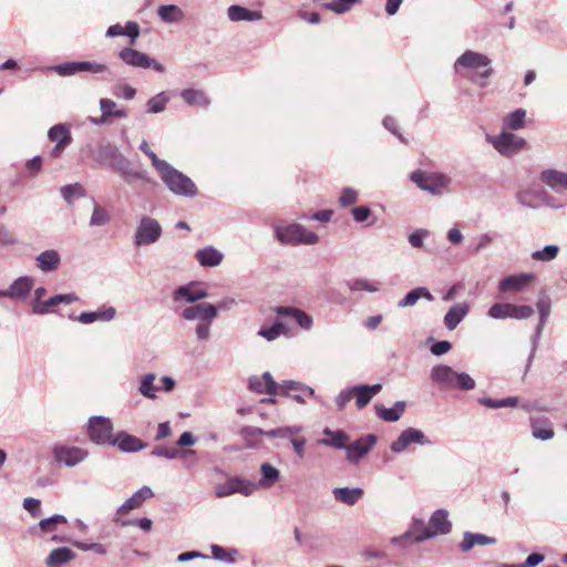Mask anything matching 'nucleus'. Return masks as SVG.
I'll return each mask as SVG.
<instances>
[{"label": "nucleus", "instance_id": "31", "mask_svg": "<svg viewBox=\"0 0 567 567\" xmlns=\"http://www.w3.org/2000/svg\"><path fill=\"white\" fill-rule=\"evenodd\" d=\"M332 494L337 501L353 506L362 498L363 489L360 487H336Z\"/></svg>", "mask_w": 567, "mask_h": 567}, {"label": "nucleus", "instance_id": "32", "mask_svg": "<svg viewBox=\"0 0 567 567\" xmlns=\"http://www.w3.org/2000/svg\"><path fill=\"white\" fill-rule=\"evenodd\" d=\"M75 553L69 547L53 549L45 559L48 567H61L75 558Z\"/></svg>", "mask_w": 567, "mask_h": 567}, {"label": "nucleus", "instance_id": "1", "mask_svg": "<svg viewBox=\"0 0 567 567\" xmlns=\"http://www.w3.org/2000/svg\"><path fill=\"white\" fill-rule=\"evenodd\" d=\"M95 161L102 166L111 167L127 184L135 181L150 182L146 171L133 167L131 161L110 142L99 145Z\"/></svg>", "mask_w": 567, "mask_h": 567}, {"label": "nucleus", "instance_id": "34", "mask_svg": "<svg viewBox=\"0 0 567 567\" xmlns=\"http://www.w3.org/2000/svg\"><path fill=\"white\" fill-rule=\"evenodd\" d=\"M405 410V403L398 401L392 408H384L382 405H375V413L378 417L386 422H396L401 419Z\"/></svg>", "mask_w": 567, "mask_h": 567}, {"label": "nucleus", "instance_id": "52", "mask_svg": "<svg viewBox=\"0 0 567 567\" xmlns=\"http://www.w3.org/2000/svg\"><path fill=\"white\" fill-rule=\"evenodd\" d=\"M210 550H212V555L215 559L220 560V561H226L229 564L235 563L234 556L237 555V553H238L237 549H235V548L226 550L225 548H223L221 546L216 545V544L210 546Z\"/></svg>", "mask_w": 567, "mask_h": 567}, {"label": "nucleus", "instance_id": "30", "mask_svg": "<svg viewBox=\"0 0 567 567\" xmlns=\"http://www.w3.org/2000/svg\"><path fill=\"white\" fill-rule=\"evenodd\" d=\"M496 543L495 537H489L483 534L465 532L463 540L460 543V549L464 553L471 550L475 545L485 546Z\"/></svg>", "mask_w": 567, "mask_h": 567}, {"label": "nucleus", "instance_id": "23", "mask_svg": "<svg viewBox=\"0 0 567 567\" xmlns=\"http://www.w3.org/2000/svg\"><path fill=\"white\" fill-rule=\"evenodd\" d=\"M382 390V385L380 383L372 385H354L352 386L353 398L355 399V405L358 409H363L367 406L372 398L377 395Z\"/></svg>", "mask_w": 567, "mask_h": 567}, {"label": "nucleus", "instance_id": "61", "mask_svg": "<svg viewBox=\"0 0 567 567\" xmlns=\"http://www.w3.org/2000/svg\"><path fill=\"white\" fill-rule=\"evenodd\" d=\"M151 455L157 457H164L167 460H174L179 455V451L175 447H168L164 445H158L153 449Z\"/></svg>", "mask_w": 567, "mask_h": 567}, {"label": "nucleus", "instance_id": "59", "mask_svg": "<svg viewBox=\"0 0 567 567\" xmlns=\"http://www.w3.org/2000/svg\"><path fill=\"white\" fill-rule=\"evenodd\" d=\"M140 150L152 161L153 166L158 172L162 167H165V164L167 163L164 159H159L157 155L150 148L148 143L143 140Z\"/></svg>", "mask_w": 567, "mask_h": 567}, {"label": "nucleus", "instance_id": "4", "mask_svg": "<svg viewBox=\"0 0 567 567\" xmlns=\"http://www.w3.org/2000/svg\"><path fill=\"white\" fill-rule=\"evenodd\" d=\"M276 239L282 245H316L319 236L305 226L297 223L278 224L274 227Z\"/></svg>", "mask_w": 567, "mask_h": 567}, {"label": "nucleus", "instance_id": "62", "mask_svg": "<svg viewBox=\"0 0 567 567\" xmlns=\"http://www.w3.org/2000/svg\"><path fill=\"white\" fill-rule=\"evenodd\" d=\"M213 321H198L195 328L196 337L199 341H207L210 339V327Z\"/></svg>", "mask_w": 567, "mask_h": 567}, {"label": "nucleus", "instance_id": "38", "mask_svg": "<svg viewBox=\"0 0 567 567\" xmlns=\"http://www.w3.org/2000/svg\"><path fill=\"white\" fill-rule=\"evenodd\" d=\"M408 530L410 532V534H412L415 543H421L425 539L434 537L432 528H429V526L425 525L424 520L419 518H413Z\"/></svg>", "mask_w": 567, "mask_h": 567}, {"label": "nucleus", "instance_id": "35", "mask_svg": "<svg viewBox=\"0 0 567 567\" xmlns=\"http://www.w3.org/2000/svg\"><path fill=\"white\" fill-rule=\"evenodd\" d=\"M156 374L154 372L146 373L140 378L138 393L150 400L157 399L158 388L155 385Z\"/></svg>", "mask_w": 567, "mask_h": 567}, {"label": "nucleus", "instance_id": "24", "mask_svg": "<svg viewBox=\"0 0 567 567\" xmlns=\"http://www.w3.org/2000/svg\"><path fill=\"white\" fill-rule=\"evenodd\" d=\"M470 312V306L466 302L453 305L445 313L443 322L447 330H454Z\"/></svg>", "mask_w": 567, "mask_h": 567}, {"label": "nucleus", "instance_id": "16", "mask_svg": "<svg viewBox=\"0 0 567 567\" xmlns=\"http://www.w3.org/2000/svg\"><path fill=\"white\" fill-rule=\"evenodd\" d=\"M181 317L187 321H214L217 318V307L209 302L196 303L184 308Z\"/></svg>", "mask_w": 567, "mask_h": 567}, {"label": "nucleus", "instance_id": "26", "mask_svg": "<svg viewBox=\"0 0 567 567\" xmlns=\"http://www.w3.org/2000/svg\"><path fill=\"white\" fill-rule=\"evenodd\" d=\"M195 258L202 267H217L224 259V254L213 246L197 250Z\"/></svg>", "mask_w": 567, "mask_h": 567}, {"label": "nucleus", "instance_id": "19", "mask_svg": "<svg viewBox=\"0 0 567 567\" xmlns=\"http://www.w3.org/2000/svg\"><path fill=\"white\" fill-rule=\"evenodd\" d=\"M540 182L555 193L567 192V172L546 168L539 174Z\"/></svg>", "mask_w": 567, "mask_h": 567}, {"label": "nucleus", "instance_id": "47", "mask_svg": "<svg viewBox=\"0 0 567 567\" xmlns=\"http://www.w3.org/2000/svg\"><path fill=\"white\" fill-rule=\"evenodd\" d=\"M61 195L63 199L71 205L76 197H83L85 190L81 184L74 183L61 187Z\"/></svg>", "mask_w": 567, "mask_h": 567}, {"label": "nucleus", "instance_id": "13", "mask_svg": "<svg viewBox=\"0 0 567 567\" xmlns=\"http://www.w3.org/2000/svg\"><path fill=\"white\" fill-rule=\"evenodd\" d=\"M411 444L431 445L432 441L425 436V434L415 427H408L402 431L399 437L392 442L390 450L393 453L404 452Z\"/></svg>", "mask_w": 567, "mask_h": 567}, {"label": "nucleus", "instance_id": "22", "mask_svg": "<svg viewBox=\"0 0 567 567\" xmlns=\"http://www.w3.org/2000/svg\"><path fill=\"white\" fill-rule=\"evenodd\" d=\"M112 445L122 452L134 453L144 450L147 444L126 432H120L112 441Z\"/></svg>", "mask_w": 567, "mask_h": 567}, {"label": "nucleus", "instance_id": "44", "mask_svg": "<svg viewBox=\"0 0 567 567\" xmlns=\"http://www.w3.org/2000/svg\"><path fill=\"white\" fill-rule=\"evenodd\" d=\"M68 519L65 516L61 514H55L51 517L43 518L39 522L38 526L32 529L33 533H37V529L40 530L41 534H48L56 530V526L59 524H66Z\"/></svg>", "mask_w": 567, "mask_h": 567}, {"label": "nucleus", "instance_id": "50", "mask_svg": "<svg viewBox=\"0 0 567 567\" xmlns=\"http://www.w3.org/2000/svg\"><path fill=\"white\" fill-rule=\"evenodd\" d=\"M487 315L493 319L512 318V303L496 302L488 309Z\"/></svg>", "mask_w": 567, "mask_h": 567}, {"label": "nucleus", "instance_id": "29", "mask_svg": "<svg viewBox=\"0 0 567 567\" xmlns=\"http://www.w3.org/2000/svg\"><path fill=\"white\" fill-rule=\"evenodd\" d=\"M227 16L230 21H259L262 19L260 11H252L245 7L233 4L227 9Z\"/></svg>", "mask_w": 567, "mask_h": 567}, {"label": "nucleus", "instance_id": "48", "mask_svg": "<svg viewBox=\"0 0 567 567\" xmlns=\"http://www.w3.org/2000/svg\"><path fill=\"white\" fill-rule=\"evenodd\" d=\"M109 221L110 214L107 210L97 203H94L92 216L90 218V226L100 227L106 225Z\"/></svg>", "mask_w": 567, "mask_h": 567}, {"label": "nucleus", "instance_id": "17", "mask_svg": "<svg viewBox=\"0 0 567 567\" xmlns=\"http://www.w3.org/2000/svg\"><path fill=\"white\" fill-rule=\"evenodd\" d=\"M537 310L539 312V322L536 327L535 334L532 340V351L528 357L527 368L532 364V361L534 359L535 352L537 350L538 340L540 338V334L543 332L544 326L550 315V299L548 296H543L538 299L537 303Z\"/></svg>", "mask_w": 567, "mask_h": 567}, {"label": "nucleus", "instance_id": "49", "mask_svg": "<svg viewBox=\"0 0 567 567\" xmlns=\"http://www.w3.org/2000/svg\"><path fill=\"white\" fill-rule=\"evenodd\" d=\"M302 431V426L292 425V426H282L278 429L270 430L266 432V436L268 437H278V439H295L299 432Z\"/></svg>", "mask_w": 567, "mask_h": 567}, {"label": "nucleus", "instance_id": "18", "mask_svg": "<svg viewBox=\"0 0 567 567\" xmlns=\"http://www.w3.org/2000/svg\"><path fill=\"white\" fill-rule=\"evenodd\" d=\"M34 286V279L29 276H22L16 279L8 289H0V297L24 300Z\"/></svg>", "mask_w": 567, "mask_h": 567}, {"label": "nucleus", "instance_id": "46", "mask_svg": "<svg viewBox=\"0 0 567 567\" xmlns=\"http://www.w3.org/2000/svg\"><path fill=\"white\" fill-rule=\"evenodd\" d=\"M477 402L484 406L491 409H499V408H514L518 403V399L511 396L502 400H494L491 398H478Z\"/></svg>", "mask_w": 567, "mask_h": 567}, {"label": "nucleus", "instance_id": "63", "mask_svg": "<svg viewBox=\"0 0 567 567\" xmlns=\"http://www.w3.org/2000/svg\"><path fill=\"white\" fill-rule=\"evenodd\" d=\"M113 94L116 97H123L125 100H133L136 95V90L128 84H122V85L114 86Z\"/></svg>", "mask_w": 567, "mask_h": 567}, {"label": "nucleus", "instance_id": "51", "mask_svg": "<svg viewBox=\"0 0 567 567\" xmlns=\"http://www.w3.org/2000/svg\"><path fill=\"white\" fill-rule=\"evenodd\" d=\"M559 252L557 245H547L540 250H536L532 254V258L537 261H551Z\"/></svg>", "mask_w": 567, "mask_h": 567}, {"label": "nucleus", "instance_id": "43", "mask_svg": "<svg viewBox=\"0 0 567 567\" xmlns=\"http://www.w3.org/2000/svg\"><path fill=\"white\" fill-rule=\"evenodd\" d=\"M173 301L177 305L194 303L196 298L194 295V282L179 286L173 292Z\"/></svg>", "mask_w": 567, "mask_h": 567}, {"label": "nucleus", "instance_id": "37", "mask_svg": "<svg viewBox=\"0 0 567 567\" xmlns=\"http://www.w3.org/2000/svg\"><path fill=\"white\" fill-rule=\"evenodd\" d=\"M526 111L517 109L507 114L503 120V130L518 131L525 127Z\"/></svg>", "mask_w": 567, "mask_h": 567}, {"label": "nucleus", "instance_id": "45", "mask_svg": "<svg viewBox=\"0 0 567 567\" xmlns=\"http://www.w3.org/2000/svg\"><path fill=\"white\" fill-rule=\"evenodd\" d=\"M169 96L166 92H161L151 97L146 103L147 113H161L166 109Z\"/></svg>", "mask_w": 567, "mask_h": 567}, {"label": "nucleus", "instance_id": "54", "mask_svg": "<svg viewBox=\"0 0 567 567\" xmlns=\"http://www.w3.org/2000/svg\"><path fill=\"white\" fill-rule=\"evenodd\" d=\"M285 330V326L281 322H275L271 327H262L258 331V336L265 338L267 341H274L278 339Z\"/></svg>", "mask_w": 567, "mask_h": 567}, {"label": "nucleus", "instance_id": "33", "mask_svg": "<svg viewBox=\"0 0 567 567\" xmlns=\"http://www.w3.org/2000/svg\"><path fill=\"white\" fill-rule=\"evenodd\" d=\"M429 528H432L434 536L449 534L451 532V523L447 519V512L444 509L435 511L430 518Z\"/></svg>", "mask_w": 567, "mask_h": 567}, {"label": "nucleus", "instance_id": "5", "mask_svg": "<svg viewBox=\"0 0 567 567\" xmlns=\"http://www.w3.org/2000/svg\"><path fill=\"white\" fill-rule=\"evenodd\" d=\"M158 174L162 182L174 195L188 198L197 196L198 190L195 183L171 164L166 163L165 167L158 171Z\"/></svg>", "mask_w": 567, "mask_h": 567}, {"label": "nucleus", "instance_id": "25", "mask_svg": "<svg viewBox=\"0 0 567 567\" xmlns=\"http://www.w3.org/2000/svg\"><path fill=\"white\" fill-rule=\"evenodd\" d=\"M37 267L43 272H53L61 265V256L54 249L42 251L35 258Z\"/></svg>", "mask_w": 567, "mask_h": 567}, {"label": "nucleus", "instance_id": "28", "mask_svg": "<svg viewBox=\"0 0 567 567\" xmlns=\"http://www.w3.org/2000/svg\"><path fill=\"white\" fill-rule=\"evenodd\" d=\"M326 437L318 441L319 444L324 446L334 447L338 450L346 449L349 443V436L341 430L332 431L329 427L323 430Z\"/></svg>", "mask_w": 567, "mask_h": 567}, {"label": "nucleus", "instance_id": "41", "mask_svg": "<svg viewBox=\"0 0 567 567\" xmlns=\"http://www.w3.org/2000/svg\"><path fill=\"white\" fill-rule=\"evenodd\" d=\"M48 137L50 141L55 142V144L70 145L72 142L70 128L65 124L53 125L48 131Z\"/></svg>", "mask_w": 567, "mask_h": 567}, {"label": "nucleus", "instance_id": "20", "mask_svg": "<svg viewBox=\"0 0 567 567\" xmlns=\"http://www.w3.org/2000/svg\"><path fill=\"white\" fill-rule=\"evenodd\" d=\"M534 279V274H516L505 277L498 284V290L502 292L522 291Z\"/></svg>", "mask_w": 567, "mask_h": 567}, {"label": "nucleus", "instance_id": "36", "mask_svg": "<svg viewBox=\"0 0 567 567\" xmlns=\"http://www.w3.org/2000/svg\"><path fill=\"white\" fill-rule=\"evenodd\" d=\"M260 474L261 478L257 484V489L261 488H270L275 485V483L279 480L280 472L278 468L272 466L269 463H262L260 465Z\"/></svg>", "mask_w": 567, "mask_h": 567}, {"label": "nucleus", "instance_id": "8", "mask_svg": "<svg viewBox=\"0 0 567 567\" xmlns=\"http://www.w3.org/2000/svg\"><path fill=\"white\" fill-rule=\"evenodd\" d=\"M162 234V226L156 219L142 216L134 233V245L136 247L153 245L158 241Z\"/></svg>", "mask_w": 567, "mask_h": 567}, {"label": "nucleus", "instance_id": "55", "mask_svg": "<svg viewBox=\"0 0 567 567\" xmlns=\"http://www.w3.org/2000/svg\"><path fill=\"white\" fill-rule=\"evenodd\" d=\"M60 76H70L80 72V61L66 62L51 68Z\"/></svg>", "mask_w": 567, "mask_h": 567}, {"label": "nucleus", "instance_id": "27", "mask_svg": "<svg viewBox=\"0 0 567 567\" xmlns=\"http://www.w3.org/2000/svg\"><path fill=\"white\" fill-rule=\"evenodd\" d=\"M116 316V310L114 307H107L100 309L97 311H91V312H82L76 320L82 324H90L95 321H104L109 322L112 321Z\"/></svg>", "mask_w": 567, "mask_h": 567}, {"label": "nucleus", "instance_id": "3", "mask_svg": "<svg viewBox=\"0 0 567 567\" xmlns=\"http://www.w3.org/2000/svg\"><path fill=\"white\" fill-rule=\"evenodd\" d=\"M431 379L440 386L450 390L470 391L476 386L475 380L468 373L457 372L445 364L433 367Z\"/></svg>", "mask_w": 567, "mask_h": 567}, {"label": "nucleus", "instance_id": "40", "mask_svg": "<svg viewBox=\"0 0 567 567\" xmlns=\"http://www.w3.org/2000/svg\"><path fill=\"white\" fill-rule=\"evenodd\" d=\"M347 287L350 291H365L370 293L378 292L380 290L381 284L374 280H368L364 278H357L347 281Z\"/></svg>", "mask_w": 567, "mask_h": 567}, {"label": "nucleus", "instance_id": "53", "mask_svg": "<svg viewBox=\"0 0 567 567\" xmlns=\"http://www.w3.org/2000/svg\"><path fill=\"white\" fill-rule=\"evenodd\" d=\"M360 0H333L324 4V8L338 13L342 14L348 12L354 4H357Z\"/></svg>", "mask_w": 567, "mask_h": 567}, {"label": "nucleus", "instance_id": "10", "mask_svg": "<svg viewBox=\"0 0 567 567\" xmlns=\"http://www.w3.org/2000/svg\"><path fill=\"white\" fill-rule=\"evenodd\" d=\"M118 58L123 63L132 68L154 69L159 73L165 71V66L162 63L131 47L123 48L118 52Z\"/></svg>", "mask_w": 567, "mask_h": 567}, {"label": "nucleus", "instance_id": "57", "mask_svg": "<svg viewBox=\"0 0 567 567\" xmlns=\"http://www.w3.org/2000/svg\"><path fill=\"white\" fill-rule=\"evenodd\" d=\"M58 306L55 300V296L49 298L48 300H43L42 302H33V312L37 315H47L51 312H55L54 307Z\"/></svg>", "mask_w": 567, "mask_h": 567}, {"label": "nucleus", "instance_id": "64", "mask_svg": "<svg viewBox=\"0 0 567 567\" xmlns=\"http://www.w3.org/2000/svg\"><path fill=\"white\" fill-rule=\"evenodd\" d=\"M124 35L130 38V45H134L136 43L137 38L140 37V25L137 22L128 21L124 25Z\"/></svg>", "mask_w": 567, "mask_h": 567}, {"label": "nucleus", "instance_id": "6", "mask_svg": "<svg viewBox=\"0 0 567 567\" xmlns=\"http://www.w3.org/2000/svg\"><path fill=\"white\" fill-rule=\"evenodd\" d=\"M486 142L504 157H513L526 148L525 138L503 130L498 135H486Z\"/></svg>", "mask_w": 567, "mask_h": 567}, {"label": "nucleus", "instance_id": "56", "mask_svg": "<svg viewBox=\"0 0 567 567\" xmlns=\"http://www.w3.org/2000/svg\"><path fill=\"white\" fill-rule=\"evenodd\" d=\"M109 71L105 63L95 61H80V72H91L93 74H103Z\"/></svg>", "mask_w": 567, "mask_h": 567}, {"label": "nucleus", "instance_id": "39", "mask_svg": "<svg viewBox=\"0 0 567 567\" xmlns=\"http://www.w3.org/2000/svg\"><path fill=\"white\" fill-rule=\"evenodd\" d=\"M157 14L166 23H175L184 19V12L176 4L161 6L157 9Z\"/></svg>", "mask_w": 567, "mask_h": 567}, {"label": "nucleus", "instance_id": "42", "mask_svg": "<svg viewBox=\"0 0 567 567\" xmlns=\"http://www.w3.org/2000/svg\"><path fill=\"white\" fill-rule=\"evenodd\" d=\"M182 99L189 105L207 107L209 100L200 90L185 89L181 92Z\"/></svg>", "mask_w": 567, "mask_h": 567}, {"label": "nucleus", "instance_id": "2", "mask_svg": "<svg viewBox=\"0 0 567 567\" xmlns=\"http://www.w3.org/2000/svg\"><path fill=\"white\" fill-rule=\"evenodd\" d=\"M491 59L480 52L466 50L454 62V71L467 76L472 82L485 85V80L492 76L494 70L491 66Z\"/></svg>", "mask_w": 567, "mask_h": 567}, {"label": "nucleus", "instance_id": "21", "mask_svg": "<svg viewBox=\"0 0 567 567\" xmlns=\"http://www.w3.org/2000/svg\"><path fill=\"white\" fill-rule=\"evenodd\" d=\"M154 496L153 491L148 486H143L136 491L124 504L117 508L118 515H126L133 509L140 508L146 499Z\"/></svg>", "mask_w": 567, "mask_h": 567}, {"label": "nucleus", "instance_id": "12", "mask_svg": "<svg viewBox=\"0 0 567 567\" xmlns=\"http://www.w3.org/2000/svg\"><path fill=\"white\" fill-rule=\"evenodd\" d=\"M53 457L55 462L73 467L82 463L89 455L87 451L78 446H69L64 444L54 445Z\"/></svg>", "mask_w": 567, "mask_h": 567}, {"label": "nucleus", "instance_id": "60", "mask_svg": "<svg viewBox=\"0 0 567 567\" xmlns=\"http://www.w3.org/2000/svg\"><path fill=\"white\" fill-rule=\"evenodd\" d=\"M358 200V192L352 187H344L339 197V204L342 207H348L355 204Z\"/></svg>", "mask_w": 567, "mask_h": 567}, {"label": "nucleus", "instance_id": "9", "mask_svg": "<svg viewBox=\"0 0 567 567\" xmlns=\"http://www.w3.org/2000/svg\"><path fill=\"white\" fill-rule=\"evenodd\" d=\"M113 424L109 417L92 416L87 423V435L92 442L99 445H112Z\"/></svg>", "mask_w": 567, "mask_h": 567}, {"label": "nucleus", "instance_id": "14", "mask_svg": "<svg viewBox=\"0 0 567 567\" xmlns=\"http://www.w3.org/2000/svg\"><path fill=\"white\" fill-rule=\"evenodd\" d=\"M280 394L291 398L300 404H305L309 398L319 401V396L316 395L311 386L293 380H286L280 383Z\"/></svg>", "mask_w": 567, "mask_h": 567}, {"label": "nucleus", "instance_id": "7", "mask_svg": "<svg viewBox=\"0 0 567 567\" xmlns=\"http://www.w3.org/2000/svg\"><path fill=\"white\" fill-rule=\"evenodd\" d=\"M410 178L419 188L432 195L443 194L451 184V178L441 173L415 171L411 174Z\"/></svg>", "mask_w": 567, "mask_h": 567}, {"label": "nucleus", "instance_id": "11", "mask_svg": "<svg viewBox=\"0 0 567 567\" xmlns=\"http://www.w3.org/2000/svg\"><path fill=\"white\" fill-rule=\"evenodd\" d=\"M214 489L218 498L236 493L250 496L257 489V484L239 476H230L226 482L215 485Z\"/></svg>", "mask_w": 567, "mask_h": 567}, {"label": "nucleus", "instance_id": "15", "mask_svg": "<svg viewBox=\"0 0 567 567\" xmlns=\"http://www.w3.org/2000/svg\"><path fill=\"white\" fill-rule=\"evenodd\" d=\"M377 441L375 434H367L347 444V460L352 464H358L374 447Z\"/></svg>", "mask_w": 567, "mask_h": 567}, {"label": "nucleus", "instance_id": "58", "mask_svg": "<svg viewBox=\"0 0 567 567\" xmlns=\"http://www.w3.org/2000/svg\"><path fill=\"white\" fill-rule=\"evenodd\" d=\"M430 236V231L419 228L409 235V243L413 248H423L424 240Z\"/></svg>", "mask_w": 567, "mask_h": 567}]
</instances>
